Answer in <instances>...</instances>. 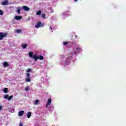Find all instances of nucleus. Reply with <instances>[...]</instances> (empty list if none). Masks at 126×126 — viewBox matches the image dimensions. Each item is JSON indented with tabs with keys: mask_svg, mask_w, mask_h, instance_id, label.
I'll use <instances>...</instances> for the list:
<instances>
[{
	"mask_svg": "<svg viewBox=\"0 0 126 126\" xmlns=\"http://www.w3.org/2000/svg\"><path fill=\"white\" fill-rule=\"evenodd\" d=\"M51 103H52V99L49 98L47 103L46 104V107L48 108V106H50V105H51Z\"/></svg>",
	"mask_w": 126,
	"mask_h": 126,
	"instance_id": "6",
	"label": "nucleus"
},
{
	"mask_svg": "<svg viewBox=\"0 0 126 126\" xmlns=\"http://www.w3.org/2000/svg\"><path fill=\"white\" fill-rule=\"evenodd\" d=\"M67 44H68V42H63V46H66L67 45Z\"/></svg>",
	"mask_w": 126,
	"mask_h": 126,
	"instance_id": "22",
	"label": "nucleus"
},
{
	"mask_svg": "<svg viewBox=\"0 0 126 126\" xmlns=\"http://www.w3.org/2000/svg\"><path fill=\"white\" fill-rule=\"evenodd\" d=\"M31 115H32L31 112H28L27 114V118L28 119H30V118H31Z\"/></svg>",
	"mask_w": 126,
	"mask_h": 126,
	"instance_id": "13",
	"label": "nucleus"
},
{
	"mask_svg": "<svg viewBox=\"0 0 126 126\" xmlns=\"http://www.w3.org/2000/svg\"><path fill=\"white\" fill-rule=\"evenodd\" d=\"M1 4L2 5H7V4H8V1L7 0H5L1 2Z\"/></svg>",
	"mask_w": 126,
	"mask_h": 126,
	"instance_id": "8",
	"label": "nucleus"
},
{
	"mask_svg": "<svg viewBox=\"0 0 126 126\" xmlns=\"http://www.w3.org/2000/svg\"><path fill=\"white\" fill-rule=\"evenodd\" d=\"M42 14V11L41 10L37 11L36 12V15H41Z\"/></svg>",
	"mask_w": 126,
	"mask_h": 126,
	"instance_id": "14",
	"label": "nucleus"
},
{
	"mask_svg": "<svg viewBox=\"0 0 126 126\" xmlns=\"http://www.w3.org/2000/svg\"><path fill=\"white\" fill-rule=\"evenodd\" d=\"M23 9L25 10V11H29V10H30V8L27 6H23Z\"/></svg>",
	"mask_w": 126,
	"mask_h": 126,
	"instance_id": "7",
	"label": "nucleus"
},
{
	"mask_svg": "<svg viewBox=\"0 0 126 126\" xmlns=\"http://www.w3.org/2000/svg\"><path fill=\"white\" fill-rule=\"evenodd\" d=\"M21 47L23 48V49H26L27 48V44H25V43H23L21 45Z\"/></svg>",
	"mask_w": 126,
	"mask_h": 126,
	"instance_id": "12",
	"label": "nucleus"
},
{
	"mask_svg": "<svg viewBox=\"0 0 126 126\" xmlns=\"http://www.w3.org/2000/svg\"><path fill=\"white\" fill-rule=\"evenodd\" d=\"M15 19L16 20H20L21 19H22V16H15Z\"/></svg>",
	"mask_w": 126,
	"mask_h": 126,
	"instance_id": "9",
	"label": "nucleus"
},
{
	"mask_svg": "<svg viewBox=\"0 0 126 126\" xmlns=\"http://www.w3.org/2000/svg\"><path fill=\"white\" fill-rule=\"evenodd\" d=\"M50 30H53V28H52V26L50 27Z\"/></svg>",
	"mask_w": 126,
	"mask_h": 126,
	"instance_id": "26",
	"label": "nucleus"
},
{
	"mask_svg": "<svg viewBox=\"0 0 126 126\" xmlns=\"http://www.w3.org/2000/svg\"><path fill=\"white\" fill-rule=\"evenodd\" d=\"M19 126H23V124L20 123L19 124Z\"/></svg>",
	"mask_w": 126,
	"mask_h": 126,
	"instance_id": "24",
	"label": "nucleus"
},
{
	"mask_svg": "<svg viewBox=\"0 0 126 126\" xmlns=\"http://www.w3.org/2000/svg\"><path fill=\"white\" fill-rule=\"evenodd\" d=\"M8 89L7 88H5L3 90L4 93H7Z\"/></svg>",
	"mask_w": 126,
	"mask_h": 126,
	"instance_id": "17",
	"label": "nucleus"
},
{
	"mask_svg": "<svg viewBox=\"0 0 126 126\" xmlns=\"http://www.w3.org/2000/svg\"><path fill=\"white\" fill-rule=\"evenodd\" d=\"M78 0H74V1L76 2Z\"/></svg>",
	"mask_w": 126,
	"mask_h": 126,
	"instance_id": "28",
	"label": "nucleus"
},
{
	"mask_svg": "<svg viewBox=\"0 0 126 126\" xmlns=\"http://www.w3.org/2000/svg\"><path fill=\"white\" fill-rule=\"evenodd\" d=\"M41 17L45 19V18H46V14H45V13L42 14L41 15Z\"/></svg>",
	"mask_w": 126,
	"mask_h": 126,
	"instance_id": "18",
	"label": "nucleus"
},
{
	"mask_svg": "<svg viewBox=\"0 0 126 126\" xmlns=\"http://www.w3.org/2000/svg\"><path fill=\"white\" fill-rule=\"evenodd\" d=\"M75 37H76V35H75Z\"/></svg>",
	"mask_w": 126,
	"mask_h": 126,
	"instance_id": "29",
	"label": "nucleus"
},
{
	"mask_svg": "<svg viewBox=\"0 0 126 126\" xmlns=\"http://www.w3.org/2000/svg\"><path fill=\"white\" fill-rule=\"evenodd\" d=\"M2 110V107L0 106V110Z\"/></svg>",
	"mask_w": 126,
	"mask_h": 126,
	"instance_id": "25",
	"label": "nucleus"
},
{
	"mask_svg": "<svg viewBox=\"0 0 126 126\" xmlns=\"http://www.w3.org/2000/svg\"><path fill=\"white\" fill-rule=\"evenodd\" d=\"M45 25L44 23H42L41 22H39L37 23V25L35 26V28L38 29L39 27H44V26Z\"/></svg>",
	"mask_w": 126,
	"mask_h": 126,
	"instance_id": "4",
	"label": "nucleus"
},
{
	"mask_svg": "<svg viewBox=\"0 0 126 126\" xmlns=\"http://www.w3.org/2000/svg\"><path fill=\"white\" fill-rule=\"evenodd\" d=\"M73 54H74L75 55H76V52L75 51H74V52H73Z\"/></svg>",
	"mask_w": 126,
	"mask_h": 126,
	"instance_id": "27",
	"label": "nucleus"
},
{
	"mask_svg": "<svg viewBox=\"0 0 126 126\" xmlns=\"http://www.w3.org/2000/svg\"><path fill=\"white\" fill-rule=\"evenodd\" d=\"M16 33H21L22 32V30H16Z\"/></svg>",
	"mask_w": 126,
	"mask_h": 126,
	"instance_id": "16",
	"label": "nucleus"
},
{
	"mask_svg": "<svg viewBox=\"0 0 126 126\" xmlns=\"http://www.w3.org/2000/svg\"><path fill=\"white\" fill-rule=\"evenodd\" d=\"M23 114H24V111L22 110L18 113V115L19 117H22V116H23Z\"/></svg>",
	"mask_w": 126,
	"mask_h": 126,
	"instance_id": "11",
	"label": "nucleus"
},
{
	"mask_svg": "<svg viewBox=\"0 0 126 126\" xmlns=\"http://www.w3.org/2000/svg\"><path fill=\"white\" fill-rule=\"evenodd\" d=\"M7 36V32H0V40H2L4 37H6Z\"/></svg>",
	"mask_w": 126,
	"mask_h": 126,
	"instance_id": "3",
	"label": "nucleus"
},
{
	"mask_svg": "<svg viewBox=\"0 0 126 126\" xmlns=\"http://www.w3.org/2000/svg\"><path fill=\"white\" fill-rule=\"evenodd\" d=\"M3 65L4 67H7V66H9V64L7 62H5L3 63Z\"/></svg>",
	"mask_w": 126,
	"mask_h": 126,
	"instance_id": "10",
	"label": "nucleus"
},
{
	"mask_svg": "<svg viewBox=\"0 0 126 126\" xmlns=\"http://www.w3.org/2000/svg\"><path fill=\"white\" fill-rule=\"evenodd\" d=\"M17 12L18 14L20 13V7H19V9L17 10Z\"/></svg>",
	"mask_w": 126,
	"mask_h": 126,
	"instance_id": "21",
	"label": "nucleus"
},
{
	"mask_svg": "<svg viewBox=\"0 0 126 126\" xmlns=\"http://www.w3.org/2000/svg\"><path fill=\"white\" fill-rule=\"evenodd\" d=\"M82 50V48H81L80 47H77L76 48V51H77V52H80V51H81Z\"/></svg>",
	"mask_w": 126,
	"mask_h": 126,
	"instance_id": "15",
	"label": "nucleus"
},
{
	"mask_svg": "<svg viewBox=\"0 0 126 126\" xmlns=\"http://www.w3.org/2000/svg\"><path fill=\"white\" fill-rule=\"evenodd\" d=\"M31 70H32V69L30 68L28 69L27 70V72H28L27 73V78L26 79V81H27V82H30V81H31V76H30V74L29 73Z\"/></svg>",
	"mask_w": 126,
	"mask_h": 126,
	"instance_id": "2",
	"label": "nucleus"
},
{
	"mask_svg": "<svg viewBox=\"0 0 126 126\" xmlns=\"http://www.w3.org/2000/svg\"><path fill=\"white\" fill-rule=\"evenodd\" d=\"M38 103H39V100L38 99L35 100L34 102L35 105H38Z\"/></svg>",
	"mask_w": 126,
	"mask_h": 126,
	"instance_id": "19",
	"label": "nucleus"
},
{
	"mask_svg": "<svg viewBox=\"0 0 126 126\" xmlns=\"http://www.w3.org/2000/svg\"><path fill=\"white\" fill-rule=\"evenodd\" d=\"M25 91H28V90H29L28 87H26L25 89Z\"/></svg>",
	"mask_w": 126,
	"mask_h": 126,
	"instance_id": "23",
	"label": "nucleus"
},
{
	"mask_svg": "<svg viewBox=\"0 0 126 126\" xmlns=\"http://www.w3.org/2000/svg\"><path fill=\"white\" fill-rule=\"evenodd\" d=\"M12 98H13V95H10V96H9L8 94L4 95V98L7 99L8 101H10Z\"/></svg>",
	"mask_w": 126,
	"mask_h": 126,
	"instance_id": "5",
	"label": "nucleus"
},
{
	"mask_svg": "<svg viewBox=\"0 0 126 126\" xmlns=\"http://www.w3.org/2000/svg\"><path fill=\"white\" fill-rule=\"evenodd\" d=\"M33 52H30L29 53V57H30V58H31L32 59H34L35 62H37L39 59L40 60V61L44 60V57H43V56H38L36 55L33 56Z\"/></svg>",
	"mask_w": 126,
	"mask_h": 126,
	"instance_id": "1",
	"label": "nucleus"
},
{
	"mask_svg": "<svg viewBox=\"0 0 126 126\" xmlns=\"http://www.w3.org/2000/svg\"><path fill=\"white\" fill-rule=\"evenodd\" d=\"M0 15H3V11L0 9Z\"/></svg>",
	"mask_w": 126,
	"mask_h": 126,
	"instance_id": "20",
	"label": "nucleus"
}]
</instances>
